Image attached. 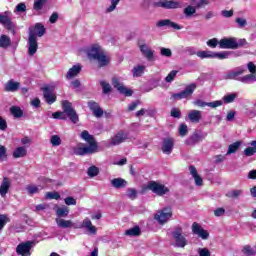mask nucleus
<instances>
[{
    "mask_svg": "<svg viewBox=\"0 0 256 256\" xmlns=\"http://www.w3.org/2000/svg\"><path fill=\"white\" fill-rule=\"evenodd\" d=\"M192 5L200 9L201 7H205V5H209V0H192Z\"/></svg>",
    "mask_w": 256,
    "mask_h": 256,
    "instance_id": "864d4df0",
    "label": "nucleus"
},
{
    "mask_svg": "<svg viewBox=\"0 0 256 256\" xmlns=\"http://www.w3.org/2000/svg\"><path fill=\"white\" fill-rule=\"evenodd\" d=\"M80 229H87L90 235H97V227L93 225V222H91V219L89 218H85L82 221Z\"/></svg>",
    "mask_w": 256,
    "mask_h": 256,
    "instance_id": "5701e85b",
    "label": "nucleus"
},
{
    "mask_svg": "<svg viewBox=\"0 0 256 256\" xmlns=\"http://www.w3.org/2000/svg\"><path fill=\"white\" fill-rule=\"evenodd\" d=\"M196 11L195 7L188 6L184 9V15H186V17H191V15H195Z\"/></svg>",
    "mask_w": 256,
    "mask_h": 256,
    "instance_id": "bf43d9fd",
    "label": "nucleus"
},
{
    "mask_svg": "<svg viewBox=\"0 0 256 256\" xmlns=\"http://www.w3.org/2000/svg\"><path fill=\"white\" fill-rule=\"evenodd\" d=\"M133 77H141L145 73V66H136L132 70Z\"/></svg>",
    "mask_w": 256,
    "mask_h": 256,
    "instance_id": "37998d69",
    "label": "nucleus"
},
{
    "mask_svg": "<svg viewBox=\"0 0 256 256\" xmlns=\"http://www.w3.org/2000/svg\"><path fill=\"white\" fill-rule=\"evenodd\" d=\"M172 237L175 241V247H180L183 249L187 245V238L183 236V228L181 226H176L172 232Z\"/></svg>",
    "mask_w": 256,
    "mask_h": 256,
    "instance_id": "423d86ee",
    "label": "nucleus"
},
{
    "mask_svg": "<svg viewBox=\"0 0 256 256\" xmlns=\"http://www.w3.org/2000/svg\"><path fill=\"white\" fill-rule=\"evenodd\" d=\"M19 87H21V83L15 82V80L10 79L4 85V91H6L7 93H15L16 91H19Z\"/></svg>",
    "mask_w": 256,
    "mask_h": 256,
    "instance_id": "b1692460",
    "label": "nucleus"
},
{
    "mask_svg": "<svg viewBox=\"0 0 256 256\" xmlns=\"http://www.w3.org/2000/svg\"><path fill=\"white\" fill-rule=\"evenodd\" d=\"M242 193L243 191L241 190H232L226 194V197H229L230 199H237V197H239V195H241Z\"/></svg>",
    "mask_w": 256,
    "mask_h": 256,
    "instance_id": "6e6d98bb",
    "label": "nucleus"
},
{
    "mask_svg": "<svg viewBox=\"0 0 256 256\" xmlns=\"http://www.w3.org/2000/svg\"><path fill=\"white\" fill-rule=\"evenodd\" d=\"M27 45L29 57H33V55H35V53H37L39 49V42H37V38L33 36H28Z\"/></svg>",
    "mask_w": 256,
    "mask_h": 256,
    "instance_id": "a211bd4d",
    "label": "nucleus"
},
{
    "mask_svg": "<svg viewBox=\"0 0 256 256\" xmlns=\"http://www.w3.org/2000/svg\"><path fill=\"white\" fill-rule=\"evenodd\" d=\"M170 115L174 119H181V110H179V108H172L170 111Z\"/></svg>",
    "mask_w": 256,
    "mask_h": 256,
    "instance_id": "052dcab7",
    "label": "nucleus"
},
{
    "mask_svg": "<svg viewBox=\"0 0 256 256\" xmlns=\"http://www.w3.org/2000/svg\"><path fill=\"white\" fill-rule=\"evenodd\" d=\"M156 27H169L170 29H175L176 31H180L183 27L179 26V24L171 21L170 19L160 20L156 23Z\"/></svg>",
    "mask_w": 256,
    "mask_h": 256,
    "instance_id": "4be33fe9",
    "label": "nucleus"
},
{
    "mask_svg": "<svg viewBox=\"0 0 256 256\" xmlns=\"http://www.w3.org/2000/svg\"><path fill=\"white\" fill-rule=\"evenodd\" d=\"M41 189H43V186L28 185L26 187V190L29 193V195H35V193H39Z\"/></svg>",
    "mask_w": 256,
    "mask_h": 256,
    "instance_id": "a19ab883",
    "label": "nucleus"
},
{
    "mask_svg": "<svg viewBox=\"0 0 256 256\" xmlns=\"http://www.w3.org/2000/svg\"><path fill=\"white\" fill-rule=\"evenodd\" d=\"M242 253L243 255H247V256H253L255 255V250H253V248L249 245H245L243 248H242Z\"/></svg>",
    "mask_w": 256,
    "mask_h": 256,
    "instance_id": "8fccbe9b",
    "label": "nucleus"
},
{
    "mask_svg": "<svg viewBox=\"0 0 256 256\" xmlns=\"http://www.w3.org/2000/svg\"><path fill=\"white\" fill-rule=\"evenodd\" d=\"M111 185L115 189H124V187H127V181L123 178H114L111 180Z\"/></svg>",
    "mask_w": 256,
    "mask_h": 256,
    "instance_id": "2f4dec72",
    "label": "nucleus"
},
{
    "mask_svg": "<svg viewBox=\"0 0 256 256\" xmlns=\"http://www.w3.org/2000/svg\"><path fill=\"white\" fill-rule=\"evenodd\" d=\"M46 199H61V195L58 192H47Z\"/></svg>",
    "mask_w": 256,
    "mask_h": 256,
    "instance_id": "e2e57ef3",
    "label": "nucleus"
},
{
    "mask_svg": "<svg viewBox=\"0 0 256 256\" xmlns=\"http://www.w3.org/2000/svg\"><path fill=\"white\" fill-rule=\"evenodd\" d=\"M245 73V68L243 67H237L234 70H229L224 75V79L226 81H241V75Z\"/></svg>",
    "mask_w": 256,
    "mask_h": 256,
    "instance_id": "9b49d317",
    "label": "nucleus"
},
{
    "mask_svg": "<svg viewBox=\"0 0 256 256\" xmlns=\"http://www.w3.org/2000/svg\"><path fill=\"white\" fill-rule=\"evenodd\" d=\"M189 172L195 181L196 187H203V178L197 172V168H195V166L191 165V166H189Z\"/></svg>",
    "mask_w": 256,
    "mask_h": 256,
    "instance_id": "a878e982",
    "label": "nucleus"
},
{
    "mask_svg": "<svg viewBox=\"0 0 256 256\" xmlns=\"http://www.w3.org/2000/svg\"><path fill=\"white\" fill-rule=\"evenodd\" d=\"M235 23H237L239 29H243L247 27V19L238 17L235 19Z\"/></svg>",
    "mask_w": 256,
    "mask_h": 256,
    "instance_id": "4d7b16f0",
    "label": "nucleus"
},
{
    "mask_svg": "<svg viewBox=\"0 0 256 256\" xmlns=\"http://www.w3.org/2000/svg\"><path fill=\"white\" fill-rule=\"evenodd\" d=\"M193 105L196 107H210L211 109H217V107H221V105H223V101L216 100L213 102H205L201 99H197L193 102Z\"/></svg>",
    "mask_w": 256,
    "mask_h": 256,
    "instance_id": "dca6fc26",
    "label": "nucleus"
},
{
    "mask_svg": "<svg viewBox=\"0 0 256 256\" xmlns=\"http://www.w3.org/2000/svg\"><path fill=\"white\" fill-rule=\"evenodd\" d=\"M235 99H237V93H230V94L225 95L222 98V101L224 103H233V101H235Z\"/></svg>",
    "mask_w": 256,
    "mask_h": 256,
    "instance_id": "a18cd8bd",
    "label": "nucleus"
},
{
    "mask_svg": "<svg viewBox=\"0 0 256 256\" xmlns=\"http://www.w3.org/2000/svg\"><path fill=\"white\" fill-rule=\"evenodd\" d=\"M31 247H33L31 241L21 243L16 247V253L21 256H31Z\"/></svg>",
    "mask_w": 256,
    "mask_h": 256,
    "instance_id": "4468645a",
    "label": "nucleus"
},
{
    "mask_svg": "<svg viewBox=\"0 0 256 256\" xmlns=\"http://www.w3.org/2000/svg\"><path fill=\"white\" fill-rule=\"evenodd\" d=\"M45 3H47V0H35L33 9H35V11H41V9H43Z\"/></svg>",
    "mask_w": 256,
    "mask_h": 256,
    "instance_id": "09e8293b",
    "label": "nucleus"
},
{
    "mask_svg": "<svg viewBox=\"0 0 256 256\" xmlns=\"http://www.w3.org/2000/svg\"><path fill=\"white\" fill-rule=\"evenodd\" d=\"M126 195L129 199H137V190L134 188H128L126 191Z\"/></svg>",
    "mask_w": 256,
    "mask_h": 256,
    "instance_id": "13d9d810",
    "label": "nucleus"
},
{
    "mask_svg": "<svg viewBox=\"0 0 256 256\" xmlns=\"http://www.w3.org/2000/svg\"><path fill=\"white\" fill-rule=\"evenodd\" d=\"M171 217H173V210L171 207H165L162 210H158L154 215V219L158 221L159 225H165Z\"/></svg>",
    "mask_w": 256,
    "mask_h": 256,
    "instance_id": "39448f33",
    "label": "nucleus"
},
{
    "mask_svg": "<svg viewBox=\"0 0 256 256\" xmlns=\"http://www.w3.org/2000/svg\"><path fill=\"white\" fill-rule=\"evenodd\" d=\"M88 107H89L90 111L93 112L94 110L98 109L100 106H99V103L92 100V101L88 102Z\"/></svg>",
    "mask_w": 256,
    "mask_h": 256,
    "instance_id": "338daca9",
    "label": "nucleus"
},
{
    "mask_svg": "<svg viewBox=\"0 0 256 256\" xmlns=\"http://www.w3.org/2000/svg\"><path fill=\"white\" fill-rule=\"evenodd\" d=\"M26 156H27V148L26 147H18L13 152L14 159H19L21 157H26Z\"/></svg>",
    "mask_w": 256,
    "mask_h": 256,
    "instance_id": "473e14b6",
    "label": "nucleus"
},
{
    "mask_svg": "<svg viewBox=\"0 0 256 256\" xmlns=\"http://www.w3.org/2000/svg\"><path fill=\"white\" fill-rule=\"evenodd\" d=\"M174 145H175V142H173V139L171 138L164 139L162 144V152L165 153V155H171V153H173Z\"/></svg>",
    "mask_w": 256,
    "mask_h": 256,
    "instance_id": "393cba45",
    "label": "nucleus"
},
{
    "mask_svg": "<svg viewBox=\"0 0 256 256\" xmlns=\"http://www.w3.org/2000/svg\"><path fill=\"white\" fill-rule=\"evenodd\" d=\"M100 85L105 95H107V93H111V84H109L107 81L105 80L100 81Z\"/></svg>",
    "mask_w": 256,
    "mask_h": 256,
    "instance_id": "de8ad7c7",
    "label": "nucleus"
},
{
    "mask_svg": "<svg viewBox=\"0 0 256 256\" xmlns=\"http://www.w3.org/2000/svg\"><path fill=\"white\" fill-rule=\"evenodd\" d=\"M62 109L63 112H54L52 114L53 119H67L68 117L72 123H79V115H77V112L73 109L71 102L67 100L62 101ZM65 115H67V117H65Z\"/></svg>",
    "mask_w": 256,
    "mask_h": 256,
    "instance_id": "7ed1b4c3",
    "label": "nucleus"
},
{
    "mask_svg": "<svg viewBox=\"0 0 256 256\" xmlns=\"http://www.w3.org/2000/svg\"><path fill=\"white\" fill-rule=\"evenodd\" d=\"M178 131H179L180 137H185L187 133H189V127L187 126V124L182 123L180 124Z\"/></svg>",
    "mask_w": 256,
    "mask_h": 256,
    "instance_id": "49530a36",
    "label": "nucleus"
},
{
    "mask_svg": "<svg viewBox=\"0 0 256 256\" xmlns=\"http://www.w3.org/2000/svg\"><path fill=\"white\" fill-rule=\"evenodd\" d=\"M153 7H161L162 9H181L183 4L179 1L160 0L153 3Z\"/></svg>",
    "mask_w": 256,
    "mask_h": 256,
    "instance_id": "1a4fd4ad",
    "label": "nucleus"
},
{
    "mask_svg": "<svg viewBox=\"0 0 256 256\" xmlns=\"http://www.w3.org/2000/svg\"><path fill=\"white\" fill-rule=\"evenodd\" d=\"M206 45H208V47H211L212 49H215V47L219 45V40H217V38L210 39L206 42Z\"/></svg>",
    "mask_w": 256,
    "mask_h": 256,
    "instance_id": "0e129e2a",
    "label": "nucleus"
},
{
    "mask_svg": "<svg viewBox=\"0 0 256 256\" xmlns=\"http://www.w3.org/2000/svg\"><path fill=\"white\" fill-rule=\"evenodd\" d=\"M11 45V38H9V36L7 35H2L0 37V47L2 48H7Z\"/></svg>",
    "mask_w": 256,
    "mask_h": 256,
    "instance_id": "ea45409f",
    "label": "nucleus"
},
{
    "mask_svg": "<svg viewBox=\"0 0 256 256\" xmlns=\"http://www.w3.org/2000/svg\"><path fill=\"white\" fill-rule=\"evenodd\" d=\"M45 33H47V28L42 23H36L28 29V36H33L35 39L43 37Z\"/></svg>",
    "mask_w": 256,
    "mask_h": 256,
    "instance_id": "9d476101",
    "label": "nucleus"
},
{
    "mask_svg": "<svg viewBox=\"0 0 256 256\" xmlns=\"http://www.w3.org/2000/svg\"><path fill=\"white\" fill-rule=\"evenodd\" d=\"M205 137H207V133L203 132V133H197L194 132L190 137H188L185 141L186 145H197V143H201V141H203V139H205Z\"/></svg>",
    "mask_w": 256,
    "mask_h": 256,
    "instance_id": "2eb2a0df",
    "label": "nucleus"
},
{
    "mask_svg": "<svg viewBox=\"0 0 256 256\" xmlns=\"http://www.w3.org/2000/svg\"><path fill=\"white\" fill-rule=\"evenodd\" d=\"M57 217H67L69 215V207L63 206L56 208Z\"/></svg>",
    "mask_w": 256,
    "mask_h": 256,
    "instance_id": "58836bf2",
    "label": "nucleus"
},
{
    "mask_svg": "<svg viewBox=\"0 0 256 256\" xmlns=\"http://www.w3.org/2000/svg\"><path fill=\"white\" fill-rule=\"evenodd\" d=\"M81 69H83V67L81 66V64H76L73 66V68H70L66 74V79H73L74 77H77V75H79V73H81Z\"/></svg>",
    "mask_w": 256,
    "mask_h": 256,
    "instance_id": "c756f323",
    "label": "nucleus"
},
{
    "mask_svg": "<svg viewBox=\"0 0 256 256\" xmlns=\"http://www.w3.org/2000/svg\"><path fill=\"white\" fill-rule=\"evenodd\" d=\"M129 139V135L127 133L120 131L116 135H114L110 140V145H121V143H125Z\"/></svg>",
    "mask_w": 256,
    "mask_h": 256,
    "instance_id": "412c9836",
    "label": "nucleus"
},
{
    "mask_svg": "<svg viewBox=\"0 0 256 256\" xmlns=\"http://www.w3.org/2000/svg\"><path fill=\"white\" fill-rule=\"evenodd\" d=\"M160 55H162V57H171L173 52L169 48L162 47L160 48Z\"/></svg>",
    "mask_w": 256,
    "mask_h": 256,
    "instance_id": "680f3d73",
    "label": "nucleus"
},
{
    "mask_svg": "<svg viewBox=\"0 0 256 256\" xmlns=\"http://www.w3.org/2000/svg\"><path fill=\"white\" fill-rule=\"evenodd\" d=\"M195 89H197V84L191 83L188 86H186V88L183 91L176 94H172V99H189V97H191V95L195 93Z\"/></svg>",
    "mask_w": 256,
    "mask_h": 256,
    "instance_id": "6e6552de",
    "label": "nucleus"
},
{
    "mask_svg": "<svg viewBox=\"0 0 256 256\" xmlns=\"http://www.w3.org/2000/svg\"><path fill=\"white\" fill-rule=\"evenodd\" d=\"M87 173L89 177H97L99 175V168L97 166H91L88 168Z\"/></svg>",
    "mask_w": 256,
    "mask_h": 256,
    "instance_id": "603ef678",
    "label": "nucleus"
},
{
    "mask_svg": "<svg viewBox=\"0 0 256 256\" xmlns=\"http://www.w3.org/2000/svg\"><path fill=\"white\" fill-rule=\"evenodd\" d=\"M147 189H149V191H152V193H155V195H158L159 197H163V195H167V193H169V189L167 188V186L155 181L149 182L147 185Z\"/></svg>",
    "mask_w": 256,
    "mask_h": 256,
    "instance_id": "0eeeda50",
    "label": "nucleus"
},
{
    "mask_svg": "<svg viewBox=\"0 0 256 256\" xmlns=\"http://www.w3.org/2000/svg\"><path fill=\"white\" fill-rule=\"evenodd\" d=\"M241 147V142L237 141L228 146V151L226 155H233V153H237L239 148Z\"/></svg>",
    "mask_w": 256,
    "mask_h": 256,
    "instance_id": "f704fd0d",
    "label": "nucleus"
},
{
    "mask_svg": "<svg viewBox=\"0 0 256 256\" xmlns=\"http://www.w3.org/2000/svg\"><path fill=\"white\" fill-rule=\"evenodd\" d=\"M250 145L251 147H248L244 150V155L246 157H251L254 153H256V140L252 141Z\"/></svg>",
    "mask_w": 256,
    "mask_h": 256,
    "instance_id": "e433bc0d",
    "label": "nucleus"
},
{
    "mask_svg": "<svg viewBox=\"0 0 256 256\" xmlns=\"http://www.w3.org/2000/svg\"><path fill=\"white\" fill-rule=\"evenodd\" d=\"M247 69H248V71L251 72V75H255V73H256V66H255V64L253 62H249L247 64Z\"/></svg>",
    "mask_w": 256,
    "mask_h": 256,
    "instance_id": "774afa93",
    "label": "nucleus"
},
{
    "mask_svg": "<svg viewBox=\"0 0 256 256\" xmlns=\"http://www.w3.org/2000/svg\"><path fill=\"white\" fill-rule=\"evenodd\" d=\"M10 113L13 115V117H15V119H21V117H23V111L19 106H12L10 108Z\"/></svg>",
    "mask_w": 256,
    "mask_h": 256,
    "instance_id": "72a5a7b5",
    "label": "nucleus"
},
{
    "mask_svg": "<svg viewBox=\"0 0 256 256\" xmlns=\"http://www.w3.org/2000/svg\"><path fill=\"white\" fill-rule=\"evenodd\" d=\"M56 225L60 227L61 229H71L73 227V221L71 220H65L63 218H56Z\"/></svg>",
    "mask_w": 256,
    "mask_h": 256,
    "instance_id": "7c9ffc66",
    "label": "nucleus"
},
{
    "mask_svg": "<svg viewBox=\"0 0 256 256\" xmlns=\"http://www.w3.org/2000/svg\"><path fill=\"white\" fill-rule=\"evenodd\" d=\"M179 73V71L177 70H172L165 78L166 83H172L175 79V77H177V74Z\"/></svg>",
    "mask_w": 256,
    "mask_h": 256,
    "instance_id": "3c124183",
    "label": "nucleus"
},
{
    "mask_svg": "<svg viewBox=\"0 0 256 256\" xmlns=\"http://www.w3.org/2000/svg\"><path fill=\"white\" fill-rule=\"evenodd\" d=\"M50 143L53 147H59V145H61V137H59V135H53L50 139Z\"/></svg>",
    "mask_w": 256,
    "mask_h": 256,
    "instance_id": "5fc2aeb1",
    "label": "nucleus"
},
{
    "mask_svg": "<svg viewBox=\"0 0 256 256\" xmlns=\"http://www.w3.org/2000/svg\"><path fill=\"white\" fill-rule=\"evenodd\" d=\"M10 221L11 219H9V216L5 214H0V233L5 228V225H7V223H9Z\"/></svg>",
    "mask_w": 256,
    "mask_h": 256,
    "instance_id": "79ce46f5",
    "label": "nucleus"
},
{
    "mask_svg": "<svg viewBox=\"0 0 256 256\" xmlns=\"http://www.w3.org/2000/svg\"><path fill=\"white\" fill-rule=\"evenodd\" d=\"M87 56L89 61H96L98 67H107L111 63V58L107 56L98 44H94L88 48Z\"/></svg>",
    "mask_w": 256,
    "mask_h": 256,
    "instance_id": "f257e3e1",
    "label": "nucleus"
},
{
    "mask_svg": "<svg viewBox=\"0 0 256 256\" xmlns=\"http://www.w3.org/2000/svg\"><path fill=\"white\" fill-rule=\"evenodd\" d=\"M220 49H237V38H223L219 41Z\"/></svg>",
    "mask_w": 256,
    "mask_h": 256,
    "instance_id": "f3484780",
    "label": "nucleus"
},
{
    "mask_svg": "<svg viewBox=\"0 0 256 256\" xmlns=\"http://www.w3.org/2000/svg\"><path fill=\"white\" fill-rule=\"evenodd\" d=\"M81 139L86 141V143L89 144V146H83V147H77L74 149L75 155H93V153H97V142L95 141V137L91 134H89V131L84 130L82 131L80 135Z\"/></svg>",
    "mask_w": 256,
    "mask_h": 256,
    "instance_id": "f03ea898",
    "label": "nucleus"
},
{
    "mask_svg": "<svg viewBox=\"0 0 256 256\" xmlns=\"http://www.w3.org/2000/svg\"><path fill=\"white\" fill-rule=\"evenodd\" d=\"M0 25L9 29V31H12L13 35H15V24L11 21V12L6 11L3 14H0Z\"/></svg>",
    "mask_w": 256,
    "mask_h": 256,
    "instance_id": "ddd939ff",
    "label": "nucleus"
},
{
    "mask_svg": "<svg viewBox=\"0 0 256 256\" xmlns=\"http://www.w3.org/2000/svg\"><path fill=\"white\" fill-rule=\"evenodd\" d=\"M192 233H194V235H198L201 239H209V232L203 229V227H201L197 222L192 224Z\"/></svg>",
    "mask_w": 256,
    "mask_h": 256,
    "instance_id": "aec40b11",
    "label": "nucleus"
},
{
    "mask_svg": "<svg viewBox=\"0 0 256 256\" xmlns=\"http://www.w3.org/2000/svg\"><path fill=\"white\" fill-rule=\"evenodd\" d=\"M256 81V75L255 74H247L241 77L240 83L249 84V83H255Z\"/></svg>",
    "mask_w": 256,
    "mask_h": 256,
    "instance_id": "c9c22d12",
    "label": "nucleus"
},
{
    "mask_svg": "<svg viewBox=\"0 0 256 256\" xmlns=\"http://www.w3.org/2000/svg\"><path fill=\"white\" fill-rule=\"evenodd\" d=\"M140 51L142 55H144L147 58L148 61H154V52L150 47L147 46V44L140 45Z\"/></svg>",
    "mask_w": 256,
    "mask_h": 256,
    "instance_id": "c85d7f7f",
    "label": "nucleus"
},
{
    "mask_svg": "<svg viewBox=\"0 0 256 256\" xmlns=\"http://www.w3.org/2000/svg\"><path fill=\"white\" fill-rule=\"evenodd\" d=\"M198 255L199 256H211V251L207 248H198Z\"/></svg>",
    "mask_w": 256,
    "mask_h": 256,
    "instance_id": "69168bd1",
    "label": "nucleus"
},
{
    "mask_svg": "<svg viewBox=\"0 0 256 256\" xmlns=\"http://www.w3.org/2000/svg\"><path fill=\"white\" fill-rule=\"evenodd\" d=\"M120 2L121 0H110L111 5L108 8H106V13H113V11L117 9V6Z\"/></svg>",
    "mask_w": 256,
    "mask_h": 256,
    "instance_id": "c03bdc74",
    "label": "nucleus"
},
{
    "mask_svg": "<svg viewBox=\"0 0 256 256\" xmlns=\"http://www.w3.org/2000/svg\"><path fill=\"white\" fill-rule=\"evenodd\" d=\"M197 57L200 59H229V52H213V51H198Z\"/></svg>",
    "mask_w": 256,
    "mask_h": 256,
    "instance_id": "20e7f679",
    "label": "nucleus"
},
{
    "mask_svg": "<svg viewBox=\"0 0 256 256\" xmlns=\"http://www.w3.org/2000/svg\"><path fill=\"white\" fill-rule=\"evenodd\" d=\"M41 91H43V97L48 105H53L57 101V95L49 87H42Z\"/></svg>",
    "mask_w": 256,
    "mask_h": 256,
    "instance_id": "6ab92c4d",
    "label": "nucleus"
},
{
    "mask_svg": "<svg viewBox=\"0 0 256 256\" xmlns=\"http://www.w3.org/2000/svg\"><path fill=\"white\" fill-rule=\"evenodd\" d=\"M188 119L191 123H200L201 119H203V114L200 110H191L188 113Z\"/></svg>",
    "mask_w": 256,
    "mask_h": 256,
    "instance_id": "cd10ccee",
    "label": "nucleus"
},
{
    "mask_svg": "<svg viewBox=\"0 0 256 256\" xmlns=\"http://www.w3.org/2000/svg\"><path fill=\"white\" fill-rule=\"evenodd\" d=\"M125 235H128L130 237H139L141 235V228L139 226H135L125 232Z\"/></svg>",
    "mask_w": 256,
    "mask_h": 256,
    "instance_id": "4c0bfd02",
    "label": "nucleus"
},
{
    "mask_svg": "<svg viewBox=\"0 0 256 256\" xmlns=\"http://www.w3.org/2000/svg\"><path fill=\"white\" fill-rule=\"evenodd\" d=\"M112 85H113L114 89H117V91H119V93H121L122 95H125L126 97H131V95H133V90L125 87L123 85V82H121V79H119L118 77L112 78Z\"/></svg>",
    "mask_w": 256,
    "mask_h": 256,
    "instance_id": "f8f14e48",
    "label": "nucleus"
},
{
    "mask_svg": "<svg viewBox=\"0 0 256 256\" xmlns=\"http://www.w3.org/2000/svg\"><path fill=\"white\" fill-rule=\"evenodd\" d=\"M9 189H11V180H9L7 177H4L0 185L1 197H6V195L9 193Z\"/></svg>",
    "mask_w": 256,
    "mask_h": 256,
    "instance_id": "bb28decb",
    "label": "nucleus"
}]
</instances>
